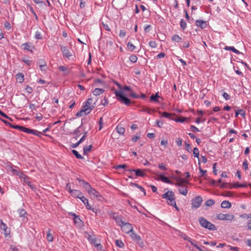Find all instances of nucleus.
<instances>
[{
    "label": "nucleus",
    "instance_id": "obj_37",
    "mask_svg": "<svg viewBox=\"0 0 251 251\" xmlns=\"http://www.w3.org/2000/svg\"><path fill=\"white\" fill-rule=\"evenodd\" d=\"M180 25L181 28L184 30L187 27L186 22L183 19H181L180 21Z\"/></svg>",
    "mask_w": 251,
    "mask_h": 251
},
{
    "label": "nucleus",
    "instance_id": "obj_19",
    "mask_svg": "<svg viewBox=\"0 0 251 251\" xmlns=\"http://www.w3.org/2000/svg\"><path fill=\"white\" fill-rule=\"evenodd\" d=\"M196 25L200 27L201 28H205L207 26V24L205 21L202 20H197L196 22Z\"/></svg>",
    "mask_w": 251,
    "mask_h": 251
},
{
    "label": "nucleus",
    "instance_id": "obj_46",
    "mask_svg": "<svg viewBox=\"0 0 251 251\" xmlns=\"http://www.w3.org/2000/svg\"><path fill=\"white\" fill-rule=\"evenodd\" d=\"M240 217L241 218H243L244 219H248V220H249L251 218V213H250L248 214H242L240 215Z\"/></svg>",
    "mask_w": 251,
    "mask_h": 251
},
{
    "label": "nucleus",
    "instance_id": "obj_1",
    "mask_svg": "<svg viewBox=\"0 0 251 251\" xmlns=\"http://www.w3.org/2000/svg\"><path fill=\"white\" fill-rule=\"evenodd\" d=\"M123 90L130 91L131 89L129 86H125L123 88L122 87L120 90L115 91L117 100L126 105H128L130 103V100L125 97Z\"/></svg>",
    "mask_w": 251,
    "mask_h": 251
},
{
    "label": "nucleus",
    "instance_id": "obj_13",
    "mask_svg": "<svg viewBox=\"0 0 251 251\" xmlns=\"http://www.w3.org/2000/svg\"><path fill=\"white\" fill-rule=\"evenodd\" d=\"M0 228L4 231L3 233L5 237L10 234V231L8 229L7 225L2 220L0 221Z\"/></svg>",
    "mask_w": 251,
    "mask_h": 251
},
{
    "label": "nucleus",
    "instance_id": "obj_5",
    "mask_svg": "<svg viewBox=\"0 0 251 251\" xmlns=\"http://www.w3.org/2000/svg\"><path fill=\"white\" fill-rule=\"evenodd\" d=\"M60 50L62 52L63 56L71 59V57H72V54L71 51L68 49L66 46L60 45Z\"/></svg>",
    "mask_w": 251,
    "mask_h": 251
},
{
    "label": "nucleus",
    "instance_id": "obj_49",
    "mask_svg": "<svg viewBox=\"0 0 251 251\" xmlns=\"http://www.w3.org/2000/svg\"><path fill=\"white\" fill-rule=\"evenodd\" d=\"M133 185L136 187L137 188H138L139 189H140L141 191H142L144 194V195H146V192H145V190L141 186L139 185L138 184H133Z\"/></svg>",
    "mask_w": 251,
    "mask_h": 251
},
{
    "label": "nucleus",
    "instance_id": "obj_63",
    "mask_svg": "<svg viewBox=\"0 0 251 251\" xmlns=\"http://www.w3.org/2000/svg\"><path fill=\"white\" fill-rule=\"evenodd\" d=\"M165 56V53H164V52H161L160 53H159L156 56V59H159V58H163Z\"/></svg>",
    "mask_w": 251,
    "mask_h": 251
},
{
    "label": "nucleus",
    "instance_id": "obj_9",
    "mask_svg": "<svg viewBox=\"0 0 251 251\" xmlns=\"http://www.w3.org/2000/svg\"><path fill=\"white\" fill-rule=\"evenodd\" d=\"M126 171L134 172L137 176L144 177L146 176V170L145 169H128Z\"/></svg>",
    "mask_w": 251,
    "mask_h": 251
},
{
    "label": "nucleus",
    "instance_id": "obj_32",
    "mask_svg": "<svg viewBox=\"0 0 251 251\" xmlns=\"http://www.w3.org/2000/svg\"><path fill=\"white\" fill-rule=\"evenodd\" d=\"M22 46L23 47V48L24 49L31 51H32V50L33 48V47L31 46L30 45L27 43L23 44L22 45Z\"/></svg>",
    "mask_w": 251,
    "mask_h": 251
},
{
    "label": "nucleus",
    "instance_id": "obj_33",
    "mask_svg": "<svg viewBox=\"0 0 251 251\" xmlns=\"http://www.w3.org/2000/svg\"><path fill=\"white\" fill-rule=\"evenodd\" d=\"M117 132L120 134H123L125 132V129L121 126H118L116 127Z\"/></svg>",
    "mask_w": 251,
    "mask_h": 251
},
{
    "label": "nucleus",
    "instance_id": "obj_47",
    "mask_svg": "<svg viewBox=\"0 0 251 251\" xmlns=\"http://www.w3.org/2000/svg\"><path fill=\"white\" fill-rule=\"evenodd\" d=\"M161 115L162 117H164L165 118H171V114L170 113H169L167 112H163L162 114H161Z\"/></svg>",
    "mask_w": 251,
    "mask_h": 251
},
{
    "label": "nucleus",
    "instance_id": "obj_54",
    "mask_svg": "<svg viewBox=\"0 0 251 251\" xmlns=\"http://www.w3.org/2000/svg\"><path fill=\"white\" fill-rule=\"evenodd\" d=\"M12 127L14 128L18 129L21 131H23V129L24 127V126H19V125H15V126H12Z\"/></svg>",
    "mask_w": 251,
    "mask_h": 251
},
{
    "label": "nucleus",
    "instance_id": "obj_17",
    "mask_svg": "<svg viewBox=\"0 0 251 251\" xmlns=\"http://www.w3.org/2000/svg\"><path fill=\"white\" fill-rule=\"evenodd\" d=\"M159 178L157 179V180H160L161 181L168 184H172L173 182L172 181L170 180L169 178L166 176H164L163 175L161 174L158 175Z\"/></svg>",
    "mask_w": 251,
    "mask_h": 251
},
{
    "label": "nucleus",
    "instance_id": "obj_42",
    "mask_svg": "<svg viewBox=\"0 0 251 251\" xmlns=\"http://www.w3.org/2000/svg\"><path fill=\"white\" fill-rule=\"evenodd\" d=\"M58 69L62 72H65V74H69V71H68L67 68L65 66H59L58 67Z\"/></svg>",
    "mask_w": 251,
    "mask_h": 251
},
{
    "label": "nucleus",
    "instance_id": "obj_18",
    "mask_svg": "<svg viewBox=\"0 0 251 251\" xmlns=\"http://www.w3.org/2000/svg\"><path fill=\"white\" fill-rule=\"evenodd\" d=\"M70 194L74 198H80L81 196H83L81 192L78 190H71Z\"/></svg>",
    "mask_w": 251,
    "mask_h": 251
},
{
    "label": "nucleus",
    "instance_id": "obj_52",
    "mask_svg": "<svg viewBox=\"0 0 251 251\" xmlns=\"http://www.w3.org/2000/svg\"><path fill=\"white\" fill-rule=\"evenodd\" d=\"M246 227L247 229L251 230V218L247 221L246 224Z\"/></svg>",
    "mask_w": 251,
    "mask_h": 251
},
{
    "label": "nucleus",
    "instance_id": "obj_44",
    "mask_svg": "<svg viewBox=\"0 0 251 251\" xmlns=\"http://www.w3.org/2000/svg\"><path fill=\"white\" fill-rule=\"evenodd\" d=\"M199 150L197 148H194L193 149V154L194 156L199 158Z\"/></svg>",
    "mask_w": 251,
    "mask_h": 251
},
{
    "label": "nucleus",
    "instance_id": "obj_3",
    "mask_svg": "<svg viewBox=\"0 0 251 251\" xmlns=\"http://www.w3.org/2000/svg\"><path fill=\"white\" fill-rule=\"evenodd\" d=\"M199 222L201 226L205 228H207L210 230H216L215 226L206 220L203 217H200L199 218Z\"/></svg>",
    "mask_w": 251,
    "mask_h": 251
},
{
    "label": "nucleus",
    "instance_id": "obj_31",
    "mask_svg": "<svg viewBox=\"0 0 251 251\" xmlns=\"http://www.w3.org/2000/svg\"><path fill=\"white\" fill-rule=\"evenodd\" d=\"M47 239L49 242H52L53 240V237L51 233L50 229H49L47 235Z\"/></svg>",
    "mask_w": 251,
    "mask_h": 251
},
{
    "label": "nucleus",
    "instance_id": "obj_23",
    "mask_svg": "<svg viewBox=\"0 0 251 251\" xmlns=\"http://www.w3.org/2000/svg\"><path fill=\"white\" fill-rule=\"evenodd\" d=\"M224 49L226 50H231L237 54H241V52L232 46H226L225 47Z\"/></svg>",
    "mask_w": 251,
    "mask_h": 251
},
{
    "label": "nucleus",
    "instance_id": "obj_30",
    "mask_svg": "<svg viewBox=\"0 0 251 251\" xmlns=\"http://www.w3.org/2000/svg\"><path fill=\"white\" fill-rule=\"evenodd\" d=\"M240 115L242 117L245 118V112L243 109H239L235 112V117Z\"/></svg>",
    "mask_w": 251,
    "mask_h": 251
},
{
    "label": "nucleus",
    "instance_id": "obj_22",
    "mask_svg": "<svg viewBox=\"0 0 251 251\" xmlns=\"http://www.w3.org/2000/svg\"><path fill=\"white\" fill-rule=\"evenodd\" d=\"M89 110L88 108H85L84 109V108L81 110L80 111H78L76 114V116L77 117H81L82 116H83V114L84 113L85 115H87V114H88L89 113H90L89 112Z\"/></svg>",
    "mask_w": 251,
    "mask_h": 251
},
{
    "label": "nucleus",
    "instance_id": "obj_51",
    "mask_svg": "<svg viewBox=\"0 0 251 251\" xmlns=\"http://www.w3.org/2000/svg\"><path fill=\"white\" fill-rule=\"evenodd\" d=\"M27 213L25 210L22 209H20L19 210V214L20 217H25V215H26Z\"/></svg>",
    "mask_w": 251,
    "mask_h": 251
},
{
    "label": "nucleus",
    "instance_id": "obj_11",
    "mask_svg": "<svg viewBox=\"0 0 251 251\" xmlns=\"http://www.w3.org/2000/svg\"><path fill=\"white\" fill-rule=\"evenodd\" d=\"M93 99L92 98L88 99L87 101L85 102L84 105H83V107L84 109L88 108L89 110V112L90 113L91 111L94 107V106L92 105L93 102Z\"/></svg>",
    "mask_w": 251,
    "mask_h": 251
},
{
    "label": "nucleus",
    "instance_id": "obj_12",
    "mask_svg": "<svg viewBox=\"0 0 251 251\" xmlns=\"http://www.w3.org/2000/svg\"><path fill=\"white\" fill-rule=\"evenodd\" d=\"M21 178L23 179L24 183H25L27 185L31 188V189H35V187L31 184V182L30 181L29 178L26 175L24 174Z\"/></svg>",
    "mask_w": 251,
    "mask_h": 251
},
{
    "label": "nucleus",
    "instance_id": "obj_57",
    "mask_svg": "<svg viewBox=\"0 0 251 251\" xmlns=\"http://www.w3.org/2000/svg\"><path fill=\"white\" fill-rule=\"evenodd\" d=\"M95 247H96V248L98 251H102V246L101 245V244L100 243V242H99L97 244H96V245Z\"/></svg>",
    "mask_w": 251,
    "mask_h": 251
},
{
    "label": "nucleus",
    "instance_id": "obj_16",
    "mask_svg": "<svg viewBox=\"0 0 251 251\" xmlns=\"http://www.w3.org/2000/svg\"><path fill=\"white\" fill-rule=\"evenodd\" d=\"M112 218L116 221L117 224L121 226V225L123 224L124 223L122 219V217L121 216H119L116 214L114 213L112 216Z\"/></svg>",
    "mask_w": 251,
    "mask_h": 251
},
{
    "label": "nucleus",
    "instance_id": "obj_48",
    "mask_svg": "<svg viewBox=\"0 0 251 251\" xmlns=\"http://www.w3.org/2000/svg\"><path fill=\"white\" fill-rule=\"evenodd\" d=\"M35 37L37 39H41L42 38V36L41 33L39 31H37L35 32Z\"/></svg>",
    "mask_w": 251,
    "mask_h": 251
},
{
    "label": "nucleus",
    "instance_id": "obj_20",
    "mask_svg": "<svg viewBox=\"0 0 251 251\" xmlns=\"http://www.w3.org/2000/svg\"><path fill=\"white\" fill-rule=\"evenodd\" d=\"M89 241H90L95 246L100 241L96 238L95 235H89L88 238Z\"/></svg>",
    "mask_w": 251,
    "mask_h": 251
},
{
    "label": "nucleus",
    "instance_id": "obj_26",
    "mask_svg": "<svg viewBox=\"0 0 251 251\" xmlns=\"http://www.w3.org/2000/svg\"><path fill=\"white\" fill-rule=\"evenodd\" d=\"M104 92V90L101 88H95L93 92V94L96 96H98L101 94H102Z\"/></svg>",
    "mask_w": 251,
    "mask_h": 251
},
{
    "label": "nucleus",
    "instance_id": "obj_61",
    "mask_svg": "<svg viewBox=\"0 0 251 251\" xmlns=\"http://www.w3.org/2000/svg\"><path fill=\"white\" fill-rule=\"evenodd\" d=\"M190 129L193 132H199L200 131L199 129L197 127H196L195 126H193V125L190 126Z\"/></svg>",
    "mask_w": 251,
    "mask_h": 251
},
{
    "label": "nucleus",
    "instance_id": "obj_55",
    "mask_svg": "<svg viewBox=\"0 0 251 251\" xmlns=\"http://www.w3.org/2000/svg\"><path fill=\"white\" fill-rule=\"evenodd\" d=\"M12 127L14 128L18 129L21 131H23V129L24 127V126H19V125H15V126H12Z\"/></svg>",
    "mask_w": 251,
    "mask_h": 251
},
{
    "label": "nucleus",
    "instance_id": "obj_6",
    "mask_svg": "<svg viewBox=\"0 0 251 251\" xmlns=\"http://www.w3.org/2000/svg\"><path fill=\"white\" fill-rule=\"evenodd\" d=\"M217 218L220 220L231 221L234 218L233 215L231 214H218L217 216Z\"/></svg>",
    "mask_w": 251,
    "mask_h": 251
},
{
    "label": "nucleus",
    "instance_id": "obj_15",
    "mask_svg": "<svg viewBox=\"0 0 251 251\" xmlns=\"http://www.w3.org/2000/svg\"><path fill=\"white\" fill-rule=\"evenodd\" d=\"M89 194L93 198H99L101 197L100 194L99 192L96 191L95 189L92 188L89 192Z\"/></svg>",
    "mask_w": 251,
    "mask_h": 251
},
{
    "label": "nucleus",
    "instance_id": "obj_43",
    "mask_svg": "<svg viewBox=\"0 0 251 251\" xmlns=\"http://www.w3.org/2000/svg\"><path fill=\"white\" fill-rule=\"evenodd\" d=\"M129 60L132 63H135L137 60V57L134 54H132L129 57Z\"/></svg>",
    "mask_w": 251,
    "mask_h": 251
},
{
    "label": "nucleus",
    "instance_id": "obj_25",
    "mask_svg": "<svg viewBox=\"0 0 251 251\" xmlns=\"http://www.w3.org/2000/svg\"><path fill=\"white\" fill-rule=\"evenodd\" d=\"M79 181H81L80 179H79V178L77 179ZM81 181L83 182V183L84 184V188L85 189H86V190H87V191L88 192V193L93 188L90 185V184L88 183V182H87L86 181H85L84 180H82Z\"/></svg>",
    "mask_w": 251,
    "mask_h": 251
},
{
    "label": "nucleus",
    "instance_id": "obj_2",
    "mask_svg": "<svg viewBox=\"0 0 251 251\" xmlns=\"http://www.w3.org/2000/svg\"><path fill=\"white\" fill-rule=\"evenodd\" d=\"M162 197L167 200V203L169 205L171 206L176 205L175 195L172 191H168Z\"/></svg>",
    "mask_w": 251,
    "mask_h": 251
},
{
    "label": "nucleus",
    "instance_id": "obj_38",
    "mask_svg": "<svg viewBox=\"0 0 251 251\" xmlns=\"http://www.w3.org/2000/svg\"><path fill=\"white\" fill-rule=\"evenodd\" d=\"M115 244L116 246L120 248H122L124 247V243L122 241L120 240H116L115 241Z\"/></svg>",
    "mask_w": 251,
    "mask_h": 251
},
{
    "label": "nucleus",
    "instance_id": "obj_34",
    "mask_svg": "<svg viewBox=\"0 0 251 251\" xmlns=\"http://www.w3.org/2000/svg\"><path fill=\"white\" fill-rule=\"evenodd\" d=\"M127 48L131 51H133L136 49V47L130 42L127 43Z\"/></svg>",
    "mask_w": 251,
    "mask_h": 251
},
{
    "label": "nucleus",
    "instance_id": "obj_29",
    "mask_svg": "<svg viewBox=\"0 0 251 251\" xmlns=\"http://www.w3.org/2000/svg\"><path fill=\"white\" fill-rule=\"evenodd\" d=\"M92 148V145H91L84 147L83 148L84 155H87V153L91 151Z\"/></svg>",
    "mask_w": 251,
    "mask_h": 251
},
{
    "label": "nucleus",
    "instance_id": "obj_4",
    "mask_svg": "<svg viewBox=\"0 0 251 251\" xmlns=\"http://www.w3.org/2000/svg\"><path fill=\"white\" fill-rule=\"evenodd\" d=\"M122 230L126 233L129 234L133 231V227L131 224L129 223H124L121 225Z\"/></svg>",
    "mask_w": 251,
    "mask_h": 251
},
{
    "label": "nucleus",
    "instance_id": "obj_41",
    "mask_svg": "<svg viewBox=\"0 0 251 251\" xmlns=\"http://www.w3.org/2000/svg\"><path fill=\"white\" fill-rule=\"evenodd\" d=\"M39 64V67L40 68H46L47 64L45 61L43 59H40L38 61Z\"/></svg>",
    "mask_w": 251,
    "mask_h": 251
},
{
    "label": "nucleus",
    "instance_id": "obj_36",
    "mask_svg": "<svg viewBox=\"0 0 251 251\" xmlns=\"http://www.w3.org/2000/svg\"><path fill=\"white\" fill-rule=\"evenodd\" d=\"M172 40L174 41L179 42L181 40V38L179 35L175 34L172 37Z\"/></svg>",
    "mask_w": 251,
    "mask_h": 251
},
{
    "label": "nucleus",
    "instance_id": "obj_10",
    "mask_svg": "<svg viewBox=\"0 0 251 251\" xmlns=\"http://www.w3.org/2000/svg\"><path fill=\"white\" fill-rule=\"evenodd\" d=\"M79 199L84 203V204L85 205V206L87 209L91 210L94 212H96V210H97L96 209L92 208V207L89 204L88 200L86 198H85V197L81 196L80 198H79Z\"/></svg>",
    "mask_w": 251,
    "mask_h": 251
},
{
    "label": "nucleus",
    "instance_id": "obj_58",
    "mask_svg": "<svg viewBox=\"0 0 251 251\" xmlns=\"http://www.w3.org/2000/svg\"><path fill=\"white\" fill-rule=\"evenodd\" d=\"M126 167V164H122V165H117V166H116L115 167V168L117 169V170H119L120 169H125Z\"/></svg>",
    "mask_w": 251,
    "mask_h": 251
},
{
    "label": "nucleus",
    "instance_id": "obj_28",
    "mask_svg": "<svg viewBox=\"0 0 251 251\" xmlns=\"http://www.w3.org/2000/svg\"><path fill=\"white\" fill-rule=\"evenodd\" d=\"M16 79L19 83H22L24 81V75L22 73H18L16 75Z\"/></svg>",
    "mask_w": 251,
    "mask_h": 251
},
{
    "label": "nucleus",
    "instance_id": "obj_39",
    "mask_svg": "<svg viewBox=\"0 0 251 251\" xmlns=\"http://www.w3.org/2000/svg\"><path fill=\"white\" fill-rule=\"evenodd\" d=\"M72 152L74 154V155L77 158V159H83V157L80 154L78 153V152L76 150H73Z\"/></svg>",
    "mask_w": 251,
    "mask_h": 251
},
{
    "label": "nucleus",
    "instance_id": "obj_24",
    "mask_svg": "<svg viewBox=\"0 0 251 251\" xmlns=\"http://www.w3.org/2000/svg\"><path fill=\"white\" fill-rule=\"evenodd\" d=\"M10 170L11 171V172L13 173V174L19 176L20 178H21L22 176L24 175L23 173H22L19 170L14 169L13 167H11Z\"/></svg>",
    "mask_w": 251,
    "mask_h": 251
},
{
    "label": "nucleus",
    "instance_id": "obj_8",
    "mask_svg": "<svg viewBox=\"0 0 251 251\" xmlns=\"http://www.w3.org/2000/svg\"><path fill=\"white\" fill-rule=\"evenodd\" d=\"M130 236L131 238V239L133 240V241L135 242L137 244L139 245L140 246H142L143 244V243L140 238V237L136 234L135 233L133 232V231L130 233Z\"/></svg>",
    "mask_w": 251,
    "mask_h": 251
},
{
    "label": "nucleus",
    "instance_id": "obj_40",
    "mask_svg": "<svg viewBox=\"0 0 251 251\" xmlns=\"http://www.w3.org/2000/svg\"><path fill=\"white\" fill-rule=\"evenodd\" d=\"M215 203V201L213 200L209 199L206 201L205 205L207 206H211Z\"/></svg>",
    "mask_w": 251,
    "mask_h": 251
},
{
    "label": "nucleus",
    "instance_id": "obj_62",
    "mask_svg": "<svg viewBox=\"0 0 251 251\" xmlns=\"http://www.w3.org/2000/svg\"><path fill=\"white\" fill-rule=\"evenodd\" d=\"M102 26L107 31H110L111 30L110 27L107 24L102 23Z\"/></svg>",
    "mask_w": 251,
    "mask_h": 251
},
{
    "label": "nucleus",
    "instance_id": "obj_45",
    "mask_svg": "<svg viewBox=\"0 0 251 251\" xmlns=\"http://www.w3.org/2000/svg\"><path fill=\"white\" fill-rule=\"evenodd\" d=\"M150 100L151 101H154V102H157V103H159L160 101L159 100V99L158 98H157L156 97H155L154 95H152L151 97H150Z\"/></svg>",
    "mask_w": 251,
    "mask_h": 251
},
{
    "label": "nucleus",
    "instance_id": "obj_35",
    "mask_svg": "<svg viewBox=\"0 0 251 251\" xmlns=\"http://www.w3.org/2000/svg\"><path fill=\"white\" fill-rule=\"evenodd\" d=\"M30 134L35 135L38 137H41V135L43 134L42 132L36 130H33V129H31Z\"/></svg>",
    "mask_w": 251,
    "mask_h": 251
},
{
    "label": "nucleus",
    "instance_id": "obj_60",
    "mask_svg": "<svg viewBox=\"0 0 251 251\" xmlns=\"http://www.w3.org/2000/svg\"><path fill=\"white\" fill-rule=\"evenodd\" d=\"M142 111L148 113V114H151V109L147 107H144L142 108Z\"/></svg>",
    "mask_w": 251,
    "mask_h": 251
},
{
    "label": "nucleus",
    "instance_id": "obj_21",
    "mask_svg": "<svg viewBox=\"0 0 251 251\" xmlns=\"http://www.w3.org/2000/svg\"><path fill=\"white\" fill-rule=\"evenodd\" d=\"M221 206L223 208H230L231 207V204L228 201H224L222 202Z\"/></svg>",
    "mask_w": 251,
    "mask_h": 251
},
{
    "label": "nucleus",
    "instance_id": "obj_14",
    "mask_svg": "<svg viewBox=\"0 0 251 251\" xmlns=\"http://www.w3.org/2000/svg\"><path fill=\"white\" fill-rule=\"evenodd\" d=\"M175 179L177 181V182L175 184L176 186L180 187L184 186V184L188 183V181L184 178L176 177Z\"/></svg>",
    "mask_w": 251,
    "mask_h": 251
},
{
    "label": "nucleus",
    "instance_id": "obj_53",
    "mask_svg": "<svg viewBox=\"0 0 251 251\" xmlns=\"http://www.w3.org/2000/svg\"><path fill=\"white\" fill-rule=\"evenodd\" d=\"M158 167L160 169H161L162 170L165 171L167 170V168L166 167L165 165L163 163L159 164Z\"/></svg>",
    "mask_w": 251,
    "mask_h": 251
},
{
    "label": "nucleus",
    "instance_id": "obj_7",
    "mask_svg": "<svg viewBox=\"0 0 251 251\" xmlns=\"http://www.w3.org/2000/svg\"><path fill=\"white\" fill-rule=\"evenodd\" d=\"M202 202V199L200 196H198L192 200V207L194 208H199Z\"/></svg>",
    "mask_w": 251,
    "mask_h": 251
},
{
    "label": "nucleus",
    "instance_id": "obj_56",
    "mask_svg": "<svg viewBox=\"0 0 251 251\" xmlns=\"http://www.w3.org/2000/svg\"><path fill=\"white\" fill-rule=\"evenodd\" d=\"M4 25L6 29L10 30L11 29V25L8 22H5Z\"/></svg>",
    "mask_w": 251,
    "mask_h": 251
},
{
    "label": "nucleus",
    "instance_id": "obj_27",
    "mask_svg": "<svg viewBox=\"0 0 251 251\" xmlns=\"http://www.w3.org/2000/svg\"><path fill=\"white\" fill-rule=\"evenodd\" d=\"M178 191L180 194L186 196L188 192V190L187 188L185 186H182L179 187V188L178 189Z\"/></svg>",
    "mask_w": 251,
    "mask_h": 251
},
{
    "label": "nucleus",
    "instance_id": "obj_59",
    "mask_svg": "<svg viewBox=\"0 0 251 251\" xmlns=\"http://www.w3.org/2000/svg\"><path fill=\"white\" fill-rule=\"evenodd\" d=\"M185 150L187 151L188 152H190L191 151V147L189 144L187 143H185Z\"/></svg>",
    "mask_w": 251,
    "mask_h": 251
},
{
    "label": "nucleus",
    "instance_id": "obj_64",
    "mask_svg": "<svg viewBox=\"0 0 251 251\" xmlns=\"http://www.w3.org/2000/svg\"><path fill=\"white\" fill-rule=\"evenodd\" d=\"M243 167L245 170H247L248 169V164L247 160H245L243 163Z\"/></svg>",
    "mask_w": 251,
    "mask_h": 251
},
{
    "label": "nucleus",
    "instance_id": "obj_50",
    "mask_svg": "<svg viewBox=\"0 0 251 251\" xmlns=\"http://www.w3.org/2000/svg\"><path fill=\"white\" fill-rule=\"evenodd\" d=\"M149 45L152 48H155L157 46L156 42L154 41H151L149 42Z\"/></svg>",
    "mask_w": 251,
    "mask_h": 251
}]
</instances>
